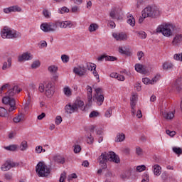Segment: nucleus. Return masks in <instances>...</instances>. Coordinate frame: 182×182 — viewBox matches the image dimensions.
Segmentation results:
<instances>
[{"mask_svg": "<svg viewBox=\"0 0 182 182\" xmlns=\"http://www.w3.org/2000/svg\"><path fill=\"white\" fill-rule=\"evenodd\" d=\"M22 91V89L19 88L17 85L14 86L12 89H10L6 92V96L3 97L2 99V103L4 105H9L10 107H9V113H13V112H15L16 107V101L15 100V98H13L16 93H20Z\"/></svg>", "mask_w": 182, "mask_h": 182, "instance_id": "f257e3e1", "label": "nucleus"}, {"mask_svg": "<svg viewBox=\"0 0 182 182\" xmlns=\"http://www.w3.org/2000/svg\"><path fill=\"white\" fill-rule=\"evenodd\" d=\"M107 161H112L119 164L120 163V157L113 151H104L98 157V163L103 169L107 168Z\"/></svg>", "mask_w": 182, "mask_h": 182, "instance_id": "f03ea898", "label": "nucleus"}, {"mask_svg": "<svg viewBox=\"0 0 182 182\" xmlns=\"http://www.w3.org/2000/svg\"><path fill=\"white\" fill-rule=\"evenodd\" d=\"M1 35L3 39H16V38H21V33L8 26L4 27L1 31Z\"/></svg>", "mask_w": 182, "mask_h": 182, "instance_id": "7ed1b4c3", "label": "nucleus"}, {"mask_svg": "<svg viewBox=\"0 0 182 182\" xmlns=\"http://www.w3.org/2000/svg\"><path fill=\"white\" fill-rule=\"evenodd\" d=\"M36 171L38 177H48L50 174V168L43 161H40L36 166Z\"/></svg>", "mask_w": 182, "mask_h": 182, "instance_id": "20e7f679", "label": "nucleus"}, {"mask_svg": "<svg viewBox=\"0 0 182 182\" xmlns=\"http://www.w3.org/2000/svg\"><path fill=\"white\" fill-rule=\"evenodd\" d=\"M175 29L176 26L173 24H165L159 26L157 28L156 31L162 33V35L166 38H170V36H173V31Z\"/></svg>", "mask_w": 182, "mask_h": 182, "instance_id": "39448f33", "label": "nucleus"}, {"mask_svg": "<svg viewBox=\"0 0 182 182\" xmlns=\"http://www.w3.org/2000/svg\"><path fill=\"white\" fill-rule=\"evenodd\" d=\"M160 15V11H159L158 8H153V7H146L142 11V16L144 18H156Z\"/></svg>", "mask_w": 182, "mask_h": 182, "instance_id": "423d86ee", "label": "nucleus"}, {"mask_svg": "<svg viewBox=\"0 0 182 182\" xmlns=\"http://www.w3.org/2000/svg\"><path fill=\"white\" fill-rule=\"evenodd\" d=\"M95 94L94 96V100L97 103L98 106H102L103 102H105V96H103L102 88H97L95 90Z\"/></svg>", "mask_w": 182, "mask_h": 182, "instance_id": "0eeeda50", "label": "nucleus"}, {"mask_svg": "<svg viewBox=\"0 0 182 182\" xmlns=\"http://www.w3.org/2000/svg\"><path fill=\"white\" fill-rule=\"evenodd\" d=\"M122 14V9L117 8V7H114L112 9L110 13H109V16L112 19H117V21H120L123 19V17L120 15Z\"/></svg>", "mask_w": 182, "mask_h": 182, "instance_id": "6e6552de", "label": "nucleus"}, {"mask_svg": "<svg viewBox=\"0 0 182 182\" xmlns=\"http://www.w3.org/2000/svg\"><path fill=\"white\" fill-rule=\"evenodd\" d=\"M18 166V164L9 160L6 161L3 165L1 166V171H8V170H11V168L14 167H16Z\"/></svg>", "mask_w": 182, "mask_h": 182, "instance_id": "1a4fd4ad", "label": "nucleus"}, {"mask_svg": "<svg viewBox=\"0 0 182 182\" xmlns=\"http://www.w3.org/2000/svg\"><path fill=\"white\" fill-rule=\"evenodd\" d=\"M73 72L75 75H77V76H85L86 72H87V68L82 65L74 68Z\"/></svg>", "mask_w": 182, "mask_h": 182, "instance_id": "9d476101", "label": "nucleus"}, {"mask_svg": "<svg viewBox=\"0 0 182 182\" xmlns=\"http://www.w3.org/2000/svg\"><path fill=\"white\" fill-rule=\"evenodd\" d=\"M55 93V87L52 82H48L46 85V95L47 97H52Z\"/></svg>", "mask_w": 182, "mask_h": 182, "instance_id": "9b49d317", "label": "nucleus"}, {"mask_svg": "<svg viewBox=\"0 0 182 182\" xmlns=\"http://www.w3.org/2000/svg\"><path fill=\"white\" fill-rule=\"evenodd\" d=\"M159 79L160 75H156L151 80L149 79L148 77L143 78L142 82L143 83H144V85H155V83H157V82H159Z\"/></svg>", "mask_w": 182, "mask_h": 182, "instance_id": "f8f14e48", "label": "nucleus"}, {"mask_svg": "<svg viewBox=\"0 0 182 182\" xmlns=\"http://www.w3.org/2000/svg\"><path fill=\"white\" fill-rule=\"evenodd\" d=\"M182 43V34H176L172 41L173 46H180Z\"/></svg>", "mask_w": 182, "mask_h": 182, "instance_id": "ddd939ff", "label": "nucleus"}, {"mask_svg": "<svg viewBox=\"0 0 182 182\" xmlns=\"http://www.w3.org/2000/svg\"><path fill=\"white\" fill-rule=\"evenodd\" d=\"M112 36L116 41H127V34L124 33H114Z\"/></svg>", "mask_w": 182, "mask_h": 182, "instance_id": "4468645a", "label": "nucleus"}, {"mask_svg": "<svg viewBox=\"0 0 182 182\" xmlns=\"http://www.w3.org/2000/svg\"><path fill=\"white\" fill-rule=\"evenodd\" d=\"M22 9L18 6H12L4 9V14H11V12H21Z\"/></svg>", "mask_w": 182, "mask_h": 182, "instance_id": "2eb2a0df", "label": "nucleus"}, {"mask_svg": "<svg viewBox=\"0 0 182 182\" xmlns=\"http://www.w3.org/2000/svg\"><path fill=\"white\" fill-rule=\"evenodd\" d=\"M65 112L67 114H72V113H75V112H77L75 105L68 104L65 107Z\"/></svg>", "mask_w": 182, "mask_h": 182, "instance_id": "dca6fc26", "label": "nucleus"}, {"mask_svg": "<svg viewBox=\"0 0 182 182\" xmlns=\"http://www.w3.org/2000/svg\"><path fill=\"white\" fill-rule=\"evenodd\" d=\"M58 25L60 28H63L65 29H66V28H72V26H73V23H72V21H58Z\"/></svg>", "mask_w": 182, "mask_h": 182, "instance_id": "f3484780", "label": "nucleus"}, {"mask_svg": "<svg viewBox=\"0 0 182 182\" xmlns=\"http://www.w3.org/2000/svg\"><path fill=\"white\" fill-rule=\"evenodd\" d=\"M33 58V55L28 53H24L18 57V62H23V60H31Z\"/></svg>", "mask_w": 182, "mask_h": 182, "instance_id": "a211bd4d", "label": "nucleus"}, {"mask_svg": "<svg viewBox=\"0 0 182 182\" xmlns=\"http://www.w3.org/2000/svg\"><path fill=\"white\" fill-rule=\"evenodd\" d=\"M92 87L90 85L87 86V103L89 106H92Z\"/></svg>", "mask_w": 182, "mask_h": 182, "instance_id": "6ab92c4d", "label": "nucleus"}, {"mask_svg": "<svg viewBox=\"0 0 182 182\" xmlns=\"http://www.w3.org/2000/svg\"><path fill=\"white\" fill-rule=\"evenodd\" d=\"M162 68H163L164 70L170 72V71L173 70V69L174 68V65H173V63H171V62L166 61L163 63Z\"/></svg>", "mask_w": 182, "mask_h": 182, "instance_id": "aec40b11", "label": "nucleus"}, {"mask_svg": "<svg viewBox=\"0 0 182 182\" xmlns=\"http://www.w3.org/2000/svg\"><path fill=\"white\" fill-rule=\"evenodd\" d=\"M74 106L77 109V112L78 109H80L81 110H85V102L80 100H77L75 102L73 103Z\"/></svg>", "mask_w": 182, "mask_h": 182, "instance_id": "412c9836", "label": "nucleus"}, {"mask_svg": "<svg viewBox=\"0 0 182 182\" xmlns=\"http://www.w3.org/2000/svg\"><path fill=\"white\" fill-rule=\"evenodd\" d=\"M162 114L166 120H173V119H174V112H164Z\"/></svg>", "mask_w": 182, "mask_h": 182, "instance_id": "4be33fe9", "label": "nucleus"}, {"mask_svg": "<svg viewBox=\"0 0 182 182\" xmlns=\"http://www.w3.org/2000/svg\"><path fill=\"white\" fill-rule=\"evenodd\" d=\"M174 87H176L177 92H181L182 90V77L178 78L175 83L173 84Z\"/></svg>", "mask_w": 182, "mask_h": 182, "instance_id": "5701e85b", "label": "nucleus"}, {"mask_svg": "<svg viewBox=\"0 0 182 182\" xmlns=\"http://www.w3.org/2000/svg\"><path fill=\"white\" fill-rule=\"evenodd\" d=\"M53 160L55 163H58V164H65V157L60 155H57L54 156Z\"/></svg>", "mask_w": 182, "mask_h": 182, "instance_id": "b1692460", "label": "nucleus"}, {"mask_svg": "<svg viewBox=\"0 0 182 182\" xmlns=\"http://www.w3.org/2000/svg\"><path fill=\"white\" fill-rule=\"evenodd\" d=\"M135 70H136L139 73H142L143 75L146 74V68H144V65L141 64H136Z\"/></svg>", "mask_w": 182, "mask_h": 182, "instance_id": "393cba45", "label": "nucleus"}, {"mask_svg": "<svg viewBox=\"0 0 182 182\" xmlns=\"http://www.w3.org/2000/svg\"><path fill=\"white\" fill-rule=\"evenodd\" d=\"M58 26H59L58 21L54 23H48L49 32H55L58 29Z\"/></svg>", "mask_w": 182, "mask_h": 182, "instance_id": "a878e982", "label": "nucleus"}, {"mask_svg": "<svg viewBox=\"0 0 182 182\" xmlns=\"http://www.w3.org/2000/svg\"><path fill=\"white\" fill-rule=\"evenodd\" d=\"M11 66H12V58H9L7 59V62L5 61L3 63L2 70H6V69H9V68H11Z\"/></svg>", "mask_w": 182, "mask_h": 182, "instance_id": "bb28decb", "label": "nucleus"}, {"mask_svg": "<svg viewBox=\"0 0 182 182\" xmlns=\"http://www.w3.org/2000/svg\"><path fill=\"white\" fill-rule=\"evenodd\" d=\"M154 174L159 177L160 174H161V167L159 165H154Z\"/></svg>", "mask_w": 182, "mask_h": 182, "instance_id": "cd10ccee", "label": "nucleus"}, {"mask_svg": "<svg viewBox=\"0 0 182 182\" xmlns=\"http://www.w3.org/2000/svg\"><path fill=\"white\" fill-rule=\"evenodd\" d=\"M98 29H99V25L95 23H91L88 28V31L90 33L96 32V31H97Z\"/></svg>", "mask_w": 182, "mask_h": 182, "instance_id": "c85d7f7f", "label": "nucleus"}, {"mask_svg": "<svg viewBox=\"0 0 182 182\" xmlns=\"http://www.w3.org/2000/svg\"><path fill=\"white\" fill-rule=\"evenodd\" d=\"M63 93L67 97H70V96H72V89L66 86L63 88Z\"/></svg>", "mask_w": 182, "mask_h": 182, "instance_id": "c756f323", "label": "nucleus"}, {"mask_svg": "<svg viewBox=\"0 0 182 182\" xmlns=\"http://www.w3.org/2000/svg\"><path fill=\"white\" fill-rule=\"evenodd\" d=\"M127 23L130 25L131 26H134L136 25V20H134V17H133V15H129L128 16V19L127 20Z\"/></svg>", "mask_w": 182, "mask_h": 182, "instance_id": "7c9ffc66", "label": "nucleus"}, {"mask_svg": "<svg viewBox=\"0 0 182 182\" xmlns=\"http://www.w3.org/2000/svg\"><path fill=\"white\" fill-rule=\"evenodd\" d=\"M124 139H126V136L123 133H119L117 134V139L116 141L117 143L124 141Z\"/></svg>", "mask_w": 182, "mask_h": 182, "instance_id": "2f4dec72", "label": "nucleus"}, {"mask_svg": "<svg viewBox=\"0 0 182 182\" xmlns=\"http://www.w3.org/2000/svg\"><path fill=\"white\" fill-rule=\"evenodd\" d=\"M88 70H94L92 72L94 76L95 77H97V79H99V73H97V71H96V65L95 64H93V65H90V68H88Z\"/></svg>", "mask_w": 182, "mask_h": 182, "instance_id": "473e14b6", "label": "nucleus"}, {"mask_svg": "<svg viewBox=\"0 0 182 182\" xmlns=\"http://www.w3.org/2000/svg\"><path fill=\"white\" fill-rule=\"evenodd\" d=\"M19 149L21 151H25L28 149V142L26 141H23L19 146Z\"/></svg>", "mask_w": 182, "mask_h": 182, "instance_id": "72a5a7b5", "label": "nucleus"}, {"mask_svg": "<svg viewBox=\"0 0 182 182\" xmlns=\"http://www.w3.org/2000/svg\"><path fill=\"white\" fill-rule=\"evenodd\" d=\"M23 119V114L21 113L18 115H16L13 121L14 123H19Z\"/></svg>", "mask_w": 182, "mask_h": 182, "instance_id": "f704fd0d", "label": "nucleus"}, {"mask_svg": "<svg viewBox=\"0 0 182 182\" xmlns=\"http://www.w3.org/2000/svg\"><path fill=\"white\" fill-rule=\"evenodd\" d=\"M136 33L141 39H146V38H147V33L144 31H136Z\"/></svg>", "mask_w": 182, "mask_h": 182, "instance_id": "c9c22d12", "label": "nucleus"}, {"mask_svg": "<svg viewBox=\"0 0 182 182\" xmlns=\"http://www.w3.org/2000/svg\"><path fill=\"white\" fill-rule=\"evenodd\" d=\"M41 29L43 32H49V23H44L41 25Z\"/></svg>", "mask_w": 182, "mask_h": 182, "instance_id": "e433bc0d", "label": "nucleus"}, {"mask_svg": "<svg viewBox=\"0 0 182 182\" xmlns=\"http://www.w3.org/2000/svg\"><path fill=\"white\" fill-rule=\"evenodd\" d=\"M4 149L8 151H16V149H18V146L13 144L8 146H4Z\"/></svg>", "mask_w": 182, "mask_h": 182, "instance_id": "4c0bfd02", "label": "nucleus"}, {"mask_svg": "<svg viewBox=\"0 0 182 182\" xmlns=\"http://www.w3.org/2000/svg\"><path fill=\"white\" fill-rule=\"evenodd\" d=\"M118 50H119V53H122V55H130V51L126 50V48L124 47L123 48L122 46H119Z\"/></svg>", "mask_w": 182, "mask_h": 182, "instance_id": "58836bf2", "label": "nucleus"}, {"mask_svg": "<svg viewBox=\"0 0 182 182\" xmlns=\"http://www.w3.org/2000/svg\"><path fill=\"white\" fill-rule=\"evenodd\" d=\"M7 114L8 110L2 107H0V117H6Z\"/></svg>", "mask_w": 182, "mask_h": 182, "instance_id": "ea45409f", "label": "nucleus"}, {"mask_svg": "<svg viewBox=\"0 0 182 182\" xmlns=\"http://www.w3.org/2000/svg\"><path fill=\"white\" fill-rule=\"evenodd\" d=\"M137 95L134 93L132 94V97L130 98V105H136Z\"/></svg>", "mask_w": 182, "mask_h": 182, "instance_id": "a19ab883", "label": "nucleus"}, {"mask_svg": "<svg viewBox=\"0 0 182 182\" xmlns=\"http://www.w3.org/2000/svg\"><path fill=\"white\" fill-rule=\"evenodd\" d=\"M48 71L50 73H56L58 72V67L55 65H50L48 67Z\"/></svg>", "mask_w": 182, "mask_h": 182, "instance_id": "79ce46f5", "label": "nucleus"}, {"mask_svg": "<svg viewBox=\"0 0 182 182\" xmlns=\"http://www.w3.org/2000/svg\"><path fill=\"white\" fill-rule=\"evenodd\" d=\"M173 153L176 154H178V156H180V154H182V149L180 147H173L172 149Z\"/></svg>", "mask_w": 182, "mask_h": 182, "instance_id": "37998d69", "label": "nucleus"}, {"mask_svg": "<svg viewBox=\"0 0 182 182\" xmlns=\"http://www.w3.org/2000/svg\"><path fill=\"white\" fill-rule=\"evenodd\" d=\"M41 66V61L39 60H36L34 61L32 65H31V68L32 69H38Z\"/></svg>", "mask_w": 182, "mask_h": 182, "instance_id": "c03bdc74", "label": "nucleus"}, {"mask_svg": "<svg viewBox=\"0 0 182 182\" xmlns=\"http://www.w3.org/2000/svg\"><path fill=\"white\" fill-rule=\"evenodd\" d=\"M43 16H45V18H46L47 19H49V18H50V12H49V10L44 9L43 10Z\"/></svg>", "mask_w": 182, "mask_h": 182, "instance_id": "a18cd8bd", "label": "nucleus"}, {"mask_svg": "<svg viewBox=\"0 0 182 182\" xmlns=\"http://www.w3.org/2000/svg\"><path fill=\"white\" fill-rule=\"evenodd\" d=\"M61 60L63 62V63H68L69 62V55H61Z\"/></svg>", "mask_w": 182, "mask_h": 182, "instance_id": "49530a36", "label": "nucleus"}, {"mask_svg": "<svg viewBox=\"0 0 182 182\" xmlns=\"http://www.w3.org/2000/svg\"><path fill=\"white\" fill-rule=\"evenodd\" d=\"M136 154L138 156H143V149L140 146L136 147Z\"/></svg>", "mask_w": 182, "mask_h": 182, "instance_id": "de8ad7c7", "label": "nucleus"}, {"mask_svg": "<svg viewBox=\"0 0 182 182\" xmlns=\"http://www.w3.org/2000/svg\"><path fill=\"white\" fill-rule=\"evenodd\" d=\"M65 180H66V171H63L61 174H60V182H65Z\"/></svg>", "mask_w": 182, "mask_h": 182, "instance_id": "09e8293b", "label": "nucleus"}, {"mask_svg": "<svg viewBox=\"0 0 182 182\" xmlns=\"http://www.w3.org/2000/svg\"><path fill=\"white\" fill-rule=\"evenodd\" d=\"M161 178L164 181H167L168 178V173L166 171H164L161 174Z\"/></svg>", "mask_w": 182, "mask_h": 182, "instance_id": "8fccbe9b", "label": "nucleus"}, {"mask_svg": "<svg viewBox=\"0 0 182 182\" xmlns=\"http://www.w3.org/2000/svg\"><path fill=\"white\" fill-rule=\"evenodd\" d=\"M55 123L57 126H59L62 123V117L57 116L55 119Z\"/></svg>", "mask_w": 182, "mask_h": 182, "instance_id": "3c124183", "label": "nucleus"}, {"mask_svg": "<svg viewBox=\"0 0 182 182\" xmlns=\"http://www.w3.org/2000/svg\"><path fill=\"white\" fill-rule=\"evenodd\" d=\"M146 170V166L144 165L138 166L136 167V171L139 173H141V171H144Z\"/></svg>", "mask_w": 182, "mask_h": 182, "instance_id": "603ef678", "label": "nucleus"}, {"mask_svg": "<svg viewBox=\"0 0 182 182\" xmlns=\"http://www.w3.org/2000/svg\"><path fill=\"white\" fill-rule=\"evenodd\" d=\"M82 150V148L80 147V145H75L74 146V153H80Z\"/></svg>", "mask_w": 182, "mask_h": 182, "instance_id": "864d4df0", "label": "nucleus"}, {"mask_svg": "<svg viewBox=\"0 0 182 182\" xmlns=\"http://www.w3.org/2000/svg\"><path fill=\"white\" fill-rule=\"evenodd\" d=\"M107 55L103 54L101 56L98 57L97 60L99 62H103V60H107Z\"/></svg>", "mask_w": 182, "mask_h": 182, "instance_id": "5fc2aeb1", "label": "nucleus"}, {"mask_svg": "<svg viewBox=\"0 0 182 182\" xmlns=\"http://www.w3.org/2000/svg\"><path fill=\"white\" fill-rule=\"evenodd\" d=\"M173 58L175 60H180L182 62V53L181 54H175Z\"/></svg>", "mask_w": 182, "mask_h": 182, "instance_id": "6e6d98bb", "label": "nucleus"}, {"mask_svg": "<svg viewBox=\"0 0 182 182\" xmlns=\"http://www.w3.org/2000/svg\"><path fill=\"white\" fill-rule=\"evenodd\" d=\"M43 150V147L42 146H37L36 147V153H37V154H41Z\"/></svg>", "mask_w": 182, "mask_h": 182, "instance_id": "4d7b16f0", "label": "nucleus"}, {"mask_svg": "<svg viewBox=\"0 0 182 182\" xmlns=\"http://www.w3.org/2000/svg\"><path fill=\"white\" fill-rule=\"evenodd\" d=\"M114 60H117V58L113 57V56L107 55V60L106 61L114 62Z\"/></svg>", "mask_w": 182, "mask_h": 182, "instance_id": "13d9d810", "label": "nucleus"}, {"mask_svg": "<svg viewBox=\"0 0 182 182\" xmlns=\"http://www.w3.org/2000/svg\"><path fill=\"white\" fill-rule=\"evenodd\" d=\"M129 173H130V171H127L121 175V178H122V180H126L127 178H129Z\"/></svg>", "mask_w": 182, "mask_h": 182, "instance_id": "bf43d9fd", "label": "nucleus"}, {"mask_svg": "<svg viewBox=\"0 0 182 182\" xmlns=\"http://www.w3.org/2000/svg\"><path fill=\"white\" fill-rule=\"evenodd\" d=\"M97 116H99V112H96V111H92L89 117L90 118H93V117H97Z\"/></svg>", "mask_w": 182, "mask_h": 182, "instance_id": "052dcab7", "label": "nucleus"}, {"mask_svg": "<svg viewBox=\"0 0 182 182\" xmlns=\"http://www.w3.org/2000/svg\"><path fill=\"white\" fill-rule=\"evenodd\" d=\"M166 134H168L171 137H173V136H176V132L175 131H170L167 129L166 131Z\"/></svg>", "mask_w": 182, "mask_h": 182, "instance_id": "680f3d73", "label": "nucleus"}, {"mask_svg": "<svg viewBox=\"0 0 182 182\" xmlns=\"http://www.w3.org/2000/svg\"><path fill=\"white\" fill-rule=\"evenodd\" d=\"M45 90H46L45 85L42 83L40 84L38 87L39 92H41V93H43V92H45Z\"/></svg>", "mask_w": 182, "mask_h": 182, "instance_id": "e2e57ef3", "label": "nucleus"}, {"mask_svg": "<svg viewBox=\"0 0 182 182\" xmlns=\"http://www.w3.org/2000/svg\"><path fill=\"white\" fill-rule=\"evenodd\" d=\"M131 105V112L132 116H136V109H134L136 107V105Z\"/></svg>", "mask_w": 182, "mask_h": 182, "instance_id": "0e129e2a", "label": "nucleus"}, {"mask_svg": "<svg viewBox=\"0 0 182 182\" xmlns=\"http://www.w3.org/2000/svg\"><path fill=\"white\" fill-rule=\"evenodd\" d=\"M9 87V84L8 83L1 86L0 88V95H2V91L5 90V89H8Z\"/></svg>", "mask_w": 182, "mask_h": 182, "instance_id": "69168bd1", "label": "nucleus"}, {"mask_svg": "<svg viewBox=\"0 0 182 182\" xmlns=\"http://www.w3.org/2000/svg\"><path fill=\"white\" fill-rule=\"evenodd\" d=\"M111 116H112V108H109L105 112V117H110Z\"/></svg>", "mask_w": 182, "mask_h": 182, "instance_id": "338daca9", "label": "nucleus"}, {"mask_svg": "<svg viewBox=\"0 0 182 182\" xmlns=\"http://www.w3.org/2000/svg\"><path fill=\"white\" fill-rule=\"evenodd\" d=\"M69 12V9H68L67 7H63L60 9V14H65V13H68Z\"/></svg>", "mask_w": 182, "mask_h": 182, "instance_id": "774afa93", "label": "nucleus"}]
</instances>
